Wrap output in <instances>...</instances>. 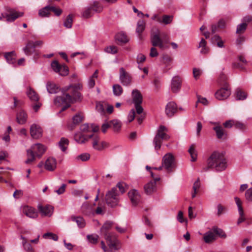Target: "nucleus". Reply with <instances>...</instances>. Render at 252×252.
<instances>
[{
  "instance_id": "nucleus-24",
  "label": "nucleus",
  "mask_w": 252,
  "mask_h": 252,
  "mask_svg": "<svg viewBox=\"0 0 252 252\" xmlns=\"http://www.w3.org/2000/svg\"><path fill=\"white\" fill-rule=\"evenodd\" d=\"M35 48L33 41H29L25 47L23 48V51L26 55L29 56L34 51Z\"/></svg>"
},
{
  "instance_id": "nucleus-63",
  "label": "nucleus",
  "mask_w": 252,
  "mask_h": 252,
  "mask_svg": "<svg viewBox=\"0 0 252 252\" xmlns=\"http://www.w3.org/2000/svg\"><path fill=\"white\" fill-rule=\"evenodd\" d=\"M135 112L134 109H132L130 110L128 116L129 122H132L135 118Z\"/></svg>"
},
{
  "instance_id": "nucleus-2",
  "label": "nucleus",
  "mask_w": 252,
  "mask_h": 252,
  "mask_svg": "<svg viewBox=\"0 0 252 252\" xmlns=\"http://www.w3.org/2000/svg\"><path fill=\"white\" fill-rule=\"evenodd\" d=\"M207 166L203 168L206 172L209 169H214L217 171L224 170L227 166V161L224 155L218 151L213 152L207 160Z\"/></svg>"
},
{
  "instance_id": "nucleus-44",
  "label": "nucleus",
  "mask_w": 252,
  "mask_h": 252,
  "mask_svg": "<svg viewBox=\"0 0 252 252\" xmlns=\"http://www.w3.org/2000/svg\"><path fill=\"white\" fill-rule=\"evenodd\" d=\"M247 27V23H243L238 25L237 27L236 33L241 34L244 32Z\"/></svg>"
},
{
  "instance_id": "nucleus-7",
  "label": "nucleus",
  "mask_w": 252,
  "mask_h": 252,
  "mask_svg": "<svg viewBox=\"0 0 252 252\" xmlns=\"http://www.w3.org/2000/svg\"><path fill=\"white\" fill-rule=\"evenodd\" d=\"M119 80L123 86H129L132 81L131 75L123 68L121 67L119 69Z\"/></svg>"
},
{
  "instance_id": "nucleus-47",
  "label": "nucleus",
  "mask_w": 252,
  "mask_h": 252,
  "mask_svg": "<svg viewBox=\"0 0 252 252\" xmlns=\"http://www.w3.org/2000/svg\"><path fill=\"white\" fill-rule=\"evenodd\" d=\"M62 65L60 64L58 61H54L52 62L51 66L53 70L56 73L59 71V69Z\"/></svg>"
},
{
  "instance_id": "nucleus-43",
  "label": "nucleus",
  "mask_w": 252,
  "mask_h": 252,
  "mask_svg": "<svg viewBox=\"0 0 252 252\" xmlns=\"http://www.w3.org/2000/svg\"><path fill=\"white\" fill-rule=\"evenodd\" d=\"M72 16L70 14L68 15L64 22L63 25L65 27L70 29L72 27Z\"/></svg>"
},
{
  "instance_id": "nucleus-26",
  "label": "nucleus",
  "mask_w": 252,
  "mask_h": 252,
  "mask_svg": "<svg viewBox=\"0 0 252 252\" xmlns=\"http://www.w3.org/2000/svg\"><path fill=\"white\" fill-rule=\"evenodd\" d=\"M70 219L72 221L77 223L78 227L82 228L85 226V220L82 217L72 216Z\"/></svg>"
},
{
  "instance_id": "nucleus-13",
  "label": "nucleus",
  "mask_w": 252,
  "mask_h": 252,
  "mask_svg": "<svg viewBox=\"0 0 252 252\" xmlns=\"http://www.w3.org/2000/svg\"><path fill=\"white\" fill-rule=\"evenodd\" d=\"M30 133L33 138L38 139L41 137L42 131L39 126L32 124L31 126Z\"/></svg>"
},
{
  "instance_id": "nucleus-3",
  "label": "nucleus",
  "mask_w": 252,
  "mask_h": 252,
  "mask_svg": "<svg viewBox=\"0 0 252 252\" xmlns=\"http://www.w3.org/2000/svg\"><path fill=\"white\" fill-rule=\"evenodd\" d=\"M113 222L110 221L105 222L101 228L100 231L107 241L109 250L107 252H118L120 249V242L116 235L113 233H109L108 231L112 227Z\"/></svg>"
},
{
  "instance_id": "nucleus-9",
  "label": "nucleus",
  "mask_w": 252,
  "mask_h": 252,
  "mask_svg": "<svg viewBox=\"0 0 252 252\" xmlns=\"http://www.w3.org/2000/svg\"><path fill=\"white\" fill-rule=\"evenodd\" d=\"M231 94V91L229 89L228 84L226 83L224 84V86L218 90L215 94L217 99L219 100H223L227 98Z\"/></svg>"
},
{
  "instance_id": "nucleus-58",
  "label": "nucleus",
  "mask_w": 252,
  "mask_h": 252,
  "mask_svg": "<svg viewBox=\"0 0 252 252\" xmlns=\"http://www.w3.org/2000/svg\"><path fill=\"white\" fill-rule=\"evenodd\" d=\"M172 61V59L167 55H163L162 57L161 62L164 64H168Z\"/></svg>"
},
{
  "instance_id": "nucleus-1",
  "label": "nucleus",
  "mask_w": 252,
  "mask_h": 252,
  "mask_svg": "<svg viewBox=\"0 0 252 252\" xmlns=\"http://www.w3.org/2000/svg\"><path fill=\"white\" fill-rule=\"evenodd\" d=\"M81 89L79 84L69 85L63 88L62 90V95L57 96L54 99V103L57 106L64 105L61 111H63L69 107L71 103L80 99L81 94L79 90Z\"/></svg>"
},
{
  "instance_id": "nucleus-6",
  "label": "nucleus",
  "mask_w": 252,
  "mask_h": 252,
  "mask_svg": "<svg viewBox=\"0 0 252 252\" xmlns=\"http://www.w3.org/2000/svg\"><path fill=\"white\" fill-rule=\"evenodd\" d=\"M120 193L116 187L112 188L106 193L105 200L107 205L115 207L118 205L120 201Z\"/></svg>"
},
{
  "instance_id": "nucleus-40",
  "label": "nucleus",
  "mask_w": 252,
  "mask_h": 252,
  "mask_svg": "<svg viewBox=\"0 0 252 252\" xmlns=\"http://www.w3.org/2000/svg\"><path fill=\"white\" fill-rule=\"evenodd\" d=\"M74 139L75 141L80 144H83L87 141V139L85 137L84 135L81 133H77L74 135Z\"/></svg>"
},
{
  "instance_id": "nucleus-8",
  "label": "nucleus",
  "mask_w": 252,
  "mask_h": 252,
  "mask_svg": "<svg viewBox=\"0 0 252 252\" xmlns=\"http://www.w3.org/2000/svg\"><path fill=\"white\" fill-rule=\"evenodd\" d=\"M162 166L169 172L174 167V158L171 154H166L162 158Z\"/></svg>"
},
{
  "instance_id": "nucleus-60",
  "label": "nucleus",
  "mask_w": 252,
  "mask_h": 252,
  "mask_svg": "<svg viewBox=\"0 0 252 252\" xmlns=\"http://www.w3.org/2000/svg\"><path fill=\"white\" fill-rule=\"evenodd\" d=\"M96 109L98 112L101 114H103L104 112V107L102 104L101 103H97L96 105Z\"/></svg>"
},
{
  "instance_id": "nucleus-64",
  "label": "nucleus",
  "mask_w": 252,
  "mask_h": 252,
  "mask_svg": "<svg viewBox=\"0 0 252 252\" xmlns=\"http://www.w3.org/2000/svg\"><path fill=\"white\" fill-rule=\"evenodd\" d=\"M90 127L88 124H85L81 126L80 130L81 131L86 132L90 131Z\"/></svg>"
},
{
  "instance_id": "nucleus-52",
  "label": "nucleus",
  "mask_w": 252,
  "mask_h": 252,
  "mask_svg": "<svg viewBox=\"0 0 252 252\" xmlns=\"http://www.w3.org/2000/svg\"><path fill=\"white\" fill-rule=\"evenodd\" d=\"M23 245L24 249L28 252H33V249L31 245L27 243V241H23Z\"/></svg>"
},
{
  "instance_id": "nucleus-42",
  "label": "nucleus",
  "mask_w": 252,
  "mask_h": 252,
  "mask_svg": "<svg viewBox=\"0 0 252 252\" xmlns=\"http://www.w3.org/2000/svg\"><path fill=\"white\" fill-rule=\"evenodd\" d=\"M87 238L89 242L93 244H95L98 242V236L96 234L88 235Z\"/></svg>"
},
{
  "instance_id": "nucleus-32",
  "label": "nucleus",
  "mask_w": 252,
  "mask_h": 252,
  "mask_svg": "<svg viewBox=\"0 0 252 252\" xmlns=\"http://www.w3.org/2000/svg\"><path fill=\"white\" fill-rule=\"evenodd\" d=\"M50 6L47 5L38 11V15L41 17H49L50 15Z\"/></svg>"
},
{
  "instance_id": "nucleus-49",
  "label": "nucleus",
  "mask_w": 252,
  "mask_h": 252,
  "mask_svg": "<svg viewBox=\"0 0 252 252\" xmlns=\"http://www.w3.org/2000/svg\"><path fill=\"white\" fill-rule=\"evenodd\" d=\"M213 231L220 237L225 238L226 237V234L221 229L219 228L218 227H214L213 228Z\"/></svg>"
},
{
  "instance_id": "nucleus-59",
  "label": "nucleus",
  "mask_w": 252,
  "mask_h": 252,
  "mask_svg": "<svg viewBox=\"0 0 252 252\" xmlns=\"http://www.w3.org/2000/svg\"><path fill=\"white\" fill-rule=\"evenodd\" d=\"M226 76L225 75H221L219 79V82L220 85H221V86H224V84H225V83H226L227 84V83L226 81Z\"/></svg>"
},
{
  "instance_id": "nucleus-14",
  "label": "nucleus",
  "mask_w": 252,
  "mask_h": 252,
  "mask_svg": "<svg viewBox=\"0 0 252 252\" xmlns=\"http://www.w3.org/2000/svg\"><path fill=\"white\" fill-rule=\"evenodd\" d=\"M151 41L154 47L158 46L161 49H163L164 46L163 44V40L160 37L158 33H155L151 36Z\"/></svg>"
},
{
  "instance_id": "nucleus-48",
  "label": "nucleus",
  "mask_w": 252,
  "mask_h": 252,
  "mask_svg": "<svg viewBox=\"0 0 252 252\" xmlns=\"http://www.w3.org/2000/svg\"><path fill=\"white\" fill-rule=\"evenodd\" d=\"M90 158V155L88 153H85L79 155L77 157V159H80L82 161H86L89 160Z\"/></svg>"
},
{
  "instance_id": "nucleus-29",
  "label": "nucleus",
  "mask_w": 252,
  "mask_h": 252,
  "mask_svg": "<svg viewBox=\"0 0 252 252\" xmlns=\"http://www.w3.org/2000/svg\"><path fill=\"white\" fill-rule=\"evenodd\" d=\"M146 23L143 20H139L137 23V27L136 32L138 35H140L141 33L145 30Z\"/></svg>"
},
{
  "instance_id": "nucleus-50",
  "label": "nucleus",
  "mask_w": 252,
  "mask_h": 252,
  "mask_svg": "<svg viewBox=\"0 0 252 252\" xmlns=\"http://www.w3.org/2000/svg\"><path fill=\"white\" fill-rule=\"evenodd\" d=\"M234 199L238 207L239 213V214L242 215V214L243 213V210L242 207L241 201L240 200V198H238V197H235L234 198Z\"/></svg>"
},
{
  "instance_id": "nucleus-61",
  "label": "nucleus",
  "mask_w": 252,
  "mask_h": 252,
  "mask_svg": "<svg viewBox=\"0 0 252 252\" xmlns=\"http://www.w3.org/2000/svg\"><path fill=\"white\" fill-rule=\"evenodd\" d=\"M234 126L236 128L240 129H244L246 128V126L245 124L239 122H235Z\"/></svg>"
},
{
  "instance_id": "nucleus-39",
  "label": "nucleus",
  "mask_w": 252,
  "mask_h": 252,
  "mask_svg": "<svg viewBox=\"0 0 252 252\" xmlns=\"http://www.w3.org/2000/svg\"><path fill=\"white\" fill-rule=\"evenodd\" d=\"M236 94L237 100H244L247 97V94L239 89H237Z\"/></svg>"
},
{
  "instance_id": "nucleus-12",
  "label": "nucleus",
  "mask_w": 252,
  "mask_h": 252,
  "mask_svg": "<svg viewBox=\"0 0 252 252\" xmlns=\"http://www.w3.org/2000/svg\"><path fill=\"white\" fill-rule=\"evenodd\" d=\"M22 211L23 213L29 218L35 219L38 216L37 212L32 207L27 205L24 206L22 208Z\"/></svg>"
},
{
  "instance_id": "nucleus-10",
  "label": "nucleus",
  "mask_w": 252,
  "mask_h": 252,
  "mask_svg": "<svg viewBox=\"0 0 252 252\" xmlns=\"http://www.w3.org/2000/svg\"><path fill=\"white\" fill-rule=\"evenodd\" d=\"M160 178H155L153 181H151L147 183L144 187V191L147 195H151L157 190V181H159Z\"/></svg>"
},
{
  "instance_id": "nucleus-28",
  "label": "nucleus",
  "mask_w": 252,
  "mask_h": 252,
  "mask_svg": "<svg viewBox=\"0 0 252 252\" xmlns=\"http://www.w3.org/2000/svg\"><path fill=\"white\" fill-rule=\"evenodd\" d=\"M204 241L207 243L213 242L216 239L215 235L212 231H208L206 232L203 237Z\"/></svg>"
},
{
  "instance_id": "nucleus-11",
  "label": "nucleus",
  "mask_w": 252,
  "mask_h": 252,
  "mask_svg": "<svg viewBox=\"0 0 252 252\" xmlns=\"http://www.w3.org/2000/svg\"><path fill=\"white\" fill-rule=\"evenodd\" d=\"M181 85L182 80L180 77L176 76L173 77L171 84V89L172 92L178 93L181 88Z\"/></svg>"
},
{
  "instance_id": "nucleus-31",
  "label": "nucleus",
  "mask_w": 252,
  "mask_h": 252,
  "mask_svg": "<svg viewBox=\"0 0 252 252\" xmlns=\"http://www.w3.org/2000/svg\"><path fill=\"white\" fill-rule=\"evenodd\" d=\"M94 14V13L91 8V6L85 8L81 12V16L83 18H89Z\"/></svg>"
},
{
  "instance_id": "nucleus-21",
  "label": "nucleus",
  "mask_w": 252,
  "mask_h": 252,
  "mask_svg": "<svg viewBox=\"0 0 252 252\" xmlns=\"http://www.w3.org/2000/svg\"><path fill=\"white\" fill-rule=\"evenodd\" d=\"M213 129L215 131L217 137L218 139H223L225 138L226 133L221 126L219 125H217L216 126H214Z\"/></svg>"
},
{
  "instance_id": "nucleus-4",
  "label": "nucleus",
  "mask_w": 252,
  "mask_h": 252,
  "mask_svg": "<svg viewBox=\"0 0 252 252\" xmlns=\"http://www.w3.org/2000/svg\"><path fill=\"white\" fill-rule=\"evenodd\" d=\"M168 131L167 128L164 126L161 125L158 127L153 140L155 149L156 150L160 148L163 140L167 141L170 139L169 135L167 134Z\"/></svg>"
},
{
  "instance_id": "nucleus-34",
  "label": "nucleus",
  "mask_w": 252,
  "mask_h": 252,
  "mask_svg": "<svg viewBox=\"0 0 252 252\" xmlns=\"http://www.w3.org/2000/svg\"><path fill=\"white\" fill-rule=\"evenodd\" d=\"M90 6L91 8H92L94 13L95 12L99 13L101 12L103 9V6L98 1H94L93 4Z\"/></svg>"
},
{
  "instance_id": "nucleus-27",
  "label": "nucleus",
  "mask_w": 252,
  "mask_h": 252,
  "mask_svg": "<svg viewBox=\"0 0 252 252\" xmlns=\"http://www.w3.org/2000/svg\"><path fill=\"white\" fill-rule=\"evenodd\" d=\"M188 152L190 156L191 161L192 162L195 161L197 158V152L195 148L194 144H192L190 146L188 150Z\"/></svg>"
},
{
  "instance_id": "nucleus-35",
  "label": "nucleus",
  "mask_w": 252,
  "mask_h": 252,
  "mask_svg": "<svg viewBox=\"0 0 252 252\" xmlns=\"http://www.w3.org/2000/svg\"><path fill=\"white\" fill-rule=\"evenodd\" d=\"M113 92L115 96H120L123 92V88L119 84H115L113 86Z\"/></svg>"
},
{
  "instance_id": "nucleus-62",
  "label": "nucleus",
  "mask_w": 252,
  "mask_h": 252,
  "mask_svg": "<svg viewBox=\"0 0 252 252\" xmlns=\"http://www.w3.org/2000/svg\"><path fill=\"white\" fill-rule=\"evenodd\" d=\"M158 55V53L155 47H152L150 50V56L151 57H156Z\"/></svg>"
},
{
  "instance_id": "nucleus-51",
  "label": "nucleus",
  "mask_w": 252,
  "mask_h": 252,
  "mask_svg": "<svg viewBox=\"0 0 252 252\" xmlns=\"http://www.w3.org/2000/svg\"><path fill=\"white\" fill-rule=\"evenodd\" d=\"M83 117L78 114L74 116L72 118L73 123L75 125H78L82 121Z\"/></svg>"
},
{
  "instance_id": "nucleus-20",
  "label": "nucleus",
  "mask_w": 252,
  "mask_h": 252,
  "mask_svg": "<svg viewBox=\"0 0 252 252\" xmlns=\"http://www.w3.org/2000/svg\"><path fill=\"white\" fill-rule=\"evenodd\" d=\"M56 160L52 158H48L44 164L45 168L50 171H54L56 168Z\"/></svg>"
},
{
  "instance_id": "nucleus-19",
  "label": "nucleus",
  "mask_w": 252,
  "mask_h": 252,
  "mask_svg": "<svg viewBox=\"0 0 252 252\" xmlns=\"http://www.w3.org/2000/svg\"><path fill=\"white\" fill-rule=\"evenodd\" d=\"M132 102L134 104H141L142 102V95L138 90H134L132 92Z\"/></svg>"
},
{
  "instance_id": "nucleus-56",
  "label": "nucleus",
  "mask_w": 252,
  "mask_h": 252,
  "mask_svg": "<svg viewBox=\"0 0 252 252\" xmlns=\"http://www.w3.org/2000/svg\"><path fill=\"white\" fill-rule=\"evenodd\" d=\"M246 198L249 201H252V188L248 189L245 193Z\"/></svg>"
},
{
  "instance_id": "nucleus-23",
  "label": "nucleus",
  "mask_w": 252,
  "mask_h": 252,
  "mask_svg": "<svg viewBox=\"0 0 252 252\" xmlns=\"http://www.w3.org/2000/svg\"><path fill=\"white\" fill-rule=\"evenodd\" d=\"M4 57L8 63H15L16 59V54L14 51L5 53L4 54Z\"/></svg>"
},
{
  "instance_id": "nucleus-57",
  "label": "nucleus",
  "mask_w": 252,
  "mask_h": 252,
  "mask_svg": "<svg viewBox=\"0 0 252 252\" xmlns=\"http://www.w3.org/2000/svg\"><path fill=\"white\" fill-rule=\"evenodd\" d=\"M172 16L169 15H164L163 16L162 22L165 24H168L172 22Z\"/></svg>"
},
{
  "instance_id": "nucleus-15",
  "label": "nucleus",
  "mask_w": 252,
  "mask_h": 252,
  "mask_svg": "<svg viewBox=\"0 0 252 252\" xmlns=\"http://www.w3.org/2000/svg\"><path fill=\"white\" fill-rule=\"evenodd\" d=\"M9 14H6L5 16H2L4 18H6L7 22H13L17 18L22 17L24 15V13L22 12H17L14 10H11L9 11Z\"/></svg>"
},
{
  "instance_id": "nucleus-33",
  "label": "nucleus",
  "mask_w": 252,
  "mask_h": 252,
  "mask_svg": "<svg viewBox=\"0 0 252 252\" xmlns=\"http://www.w3.org/2000/svg\"><path fill=\"white\" fill-rule=\"evenodd\" d=\"M111 127H112L114 131H119L122 126L121 122L118 120H113L110 122Z\"/></svg>"
},
{
  "instance_id": "nucleus-46",
  "label": "nucleus",
  "mask_w": 252,
  "mask_h": 252,
  "mask_svg": "<svg viewBox=\"0 0 252 252\" xmlns=\"http://www.w3.org/2000/svg\"><path fill=\"white\" fill-rule=\"evenodd\" d=\"M43 237L45 239L48 238L50 239H52L56 241L58 240V236L56 234H54L51 232H48V233H45L43 235Z\"/></svg>"
},
{
  "instance_id": "nucleus-38",
  "label": "nucleus",
  "mask_w": 252,
  "mask_h": 252,
  "mask_svg": "<svg viewBox=\"0 0 252 252\" xmlns=\"http://www.w3.org/2000/svg\"><path fill=\"white\" fill-rule=\"evenodd\" d=\"M115 187L117 188V189L118 188L119 189V191L118 192L120 193V195L121 194H122L126 192L127 185L124 182H119L117 184Z\"/></svg>"
},
{
  "instance_id": "nucleus-53",
  "label": "nucleus",
  "mask_w": 252,
  "mask_h": 252,
  "mask_svg": "<svg viewBox=\"0 0 252 252\" xmlns=\"http://www.w3.org/2000/svg\"><path fill=\"white\" fill-rule=\"evenodd\" d=\"M105 51L108 53L115 54L117 52V48L114 46H110L105 48Z\"/></svg>"
},
{
  "instance_id": "nucleus-16",
  "label": "nucleus",
  "mask_w": 252,
  "mask_h": 252,
  "mask_svg": "<svg viewBox=\"0 0 252 252\" xmlns=\"http://www.w3.org/2000/svg\"><path fill=\"white\" fill-rule=\"evenodd\" d=\"M177 111L176 104L174 102L167 103L165 108V113L168 117H172Z\"/></svg>"
},
{
  "instance_id": "nucleus-45",
  "label": "nucleus",
  "mask_w": 252,
  "mask_h": 252,
  "mask_svg": "<svg viewBox=\"0 0 252 252\" xmlns=\"http://www.w3.org/2000/svg\"><path fill=\"white\" fill-rule=\"evenodd\" d=\"M58 73L61 76H66L68 74V68L65 65H62Z\"/></svg>"
},
{
  "instance_id": "nucleus-54",
  "label": "nucleus",
  "mask_w": 252,
  "mask_h": 252,
  "mask_svg": "<svg viewBox=\"0 0 252 252\" xmlns=\"http://www.w3.org/2000/svg\"><path fill=\"white\" fill-rule=\"evenodd\" d=\"M49 8L50 9V11H53L58 16H60L62 13V10L59 8L50 6Z\"/></svg>"
},
{
  "instance_id": "nucleus-37",
  "label": "nucleus",
  "mask_w": 252,
  "mask_h": 252,
  "mask_svg": "<svg viewBox=\"0 0 252 252\" xmlns=\"http://www.w3.org/2000/svg\"><path fill=\"white\" fill-rule=\"evenodd\" d=\"M48 92L50 94H55L57 92L58 88L56 85L51 82H48L46 85Z\"/></svg>"
},
{
  "instance_id": "nucleus-22",
  "label": "nucleus",
  "mask_w": 252,
  "mask_h": 252,
  "mask_svg": "<svg viewBox=\"0 0 252 252\" xmlns=\"http://www.w3.org/2000/svg\"><path fill=\"white\" fill-rule=\"evenodd\" d=\"M27 115L23 110H20L16 114V121L20 124H24L27 120Z\"/></svg>"
},
{
  "instance_id": "nucleus-55",
  "label": "nucleus",
  "mask_w": 252,
  "mask_h": 252,
  "mask_svg": "<svg viewBox=\"0 0 252 252\" xmlns=\"http://www.w3.org/2000/svg\"><path fill=\"white\" fill-rule=\"evenodd\" d=\"M202 71L197 68H193V77L195 79H197L199 78V77L202 74Z\"/></svg>"
},
{
  "instance_id": "nucleus-5",
  "label": "nucleus",
  "mask_w": 252,
  "mask_h": 252,
  "mask_svg": "<svg viewBox=\"0 0 252 252\" xmlns=\"http://www.w3.org/2000/svg\"><path fill=\"white\" fill-rule=\"evenodd\" d=\"M45 151V148L44 145L37 143L33 145L30 149L27 150L28 158L26 163L29 164L35 160V155L40 157Z\"/></svg>"
},
{
  "instance_id": "nucleus-18",
  "label": "nucleus",
  "mask_w": 252,
  "mask_h": 252,
  "mask_svg": "<svg viewBox=\"0 0 252 252\" xmlns=\"http://www.w3.org/2000/svg\"><path fill=\"white\" fill-rule=\"evenodd\" d=\"M128 196L133 205H136L140 201V196L137 190L133 189L129 191Z\"/></svg>"
},
{
  "instance_id": "nucleus-25",
  "label": "nucleus",
  "mask_w": 252,
  "mask_h": 252,
  "mask_svg": "<svg viewBox=\"0 0 252 252\" xmlns=\"http://www.w3.org/2000/svg\"><path fill=\"white\" fill-rule=\"evenodd\" d=\"M27 95L30 99L33 101H37L39 99L38 94L30 87L28 88L27 91Z\"/></svg>"
},
{
  "instance_id": "nucleus-41",
  "label": "nucleus",
  "mask_w": 252,
  "mask_h": 252,
  "mask_svg": "<svg viewBox=\"0 0 252 252\" xmlns=\"http://www.w3.org/2000/svg\"><path fill=\"white\" fill-rule=\"evenodd\" d=\"M200 184L199 182V180L198 179L193 184V191L191 193V197L192 198H194L196 196V194L197 192V189L200 188Z\"/></svg>"
},
{
  "instance_id": "nucleus-30",
  "label": "nucleus",
  "mask_w": 252,
  "mask_h": 252,
  "mask_svg": "<svg viewBox=\"0 0 252 252\" xmlns=\"http://www.w3.org/2000/svg\"><path fill=\"white\" fill-rule=\"evenodd\" d=\"M68 143L69 141L67 139L62 137L58 142V145L61 150L63 152H65L68 147Z\"/></svg>"
},
{
  "instance_id": "nucleus-17",
  "label": "nucleus",
  "mask_w": 252,
  "mask_h": 252,
  "mask_svg": "<svg viewBox=\"0 0 252 252\" xmlns=\"http://www.w3.org/2000/svg\"><path fill=\"white\" fill-rule=\"evenodd\" d=\"M38 209L42 216L50 217L53 211V207L50 205L43 206L41 205L38 206Z\"/></svg>"
},
{
  "instance_id": "nucleus-36",
  "label": "nucleus",
  "mask_w": 252,
  "mask_h": 252,
  "mask_svg": "<svg viewBox=\"0 0 252 252\" xmlns=\"http://www.w3.org/2000/svg\"><path fill=\"white\" fill-rule=\"evenodd\" d=\"M116 39L123 43H126L128 41L126 35L124 32L118 33L116 36Z\"/></svg>"
}]
</instances>
